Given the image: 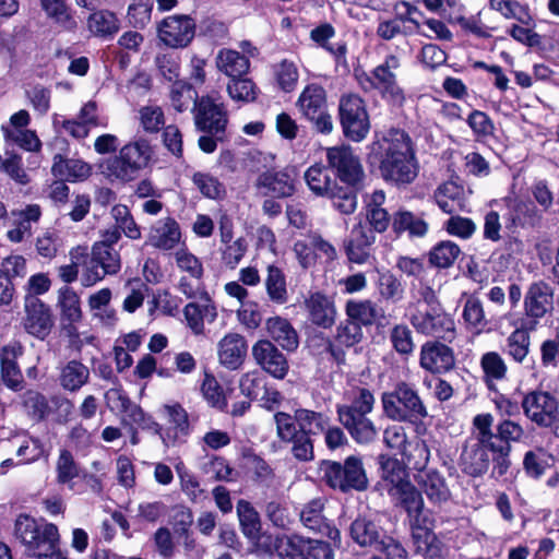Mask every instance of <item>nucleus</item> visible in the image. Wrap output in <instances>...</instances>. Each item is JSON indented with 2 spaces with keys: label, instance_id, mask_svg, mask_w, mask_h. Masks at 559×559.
Masks as SVG:
<instances>
[{
  "label": "nucleus",
  "instance_id": "obj_1",
  "mask_svg": "<svg viewBox=\"0 0 559 559\" xmlns=\"http://www.w3.org/2000/svg\"><path fill=\"white\" fill-rule=\"evenodd\" d=\"M372 152L379 154V170L385 182L401 188L418 177L416 146L405 130L391 128L381 140L372 143Z\"/></svg>",
  "mask_w": 559,
  "mask_h": 559
},
{
  "label": "nucleus",
  "instance_id": "obj_2",
  "mask_svg": "<svg viewBox=\"0 0 559 559\" xmlns=\"http://www.w3.org/2000/svg\"><path fill=\"white\" fill-rule=\"evenodd\" d=\"M406 307L412 326L426 336L451 343L456 335L455 323L440 302L436 290L426 282H413Z\"/></svg>",
  "mask_w": 559,
  "mask_h": 559
},
{
  "label": "nucleus",
  "instance_id": "obj_3",
  "mask_svg": "<svg viewBox=\"0 0 559 559\" xmlns=\"http://www.w3.org/2000/svg\"><path fill=\"white\" fill-rule=\"evenodd\" d=\"M277 437L285 443H292V454L300 462L314 457L312 436L323 432L329 425L325 414L307 408H298L294 415L277 412L274 415Z\"/></svg>",
  "mask_w": 559,
  "mask_h": 559
},
{
  "label": "nucleus",
  "instance_id": "obj_4",
  "mask_svg": "<svg viewBox=\"0 0 559 559\" xmlns=\"http://www.w3.org/2000/svg\"><path fill=\"white\" fill-rule=\"evenodd\" d=\"M493 416L491 414H478L473 419V425L481 433V440L490 449L492 469L491 477L500 478L506 475L511 466L510 454L512 442H520L525 431L522 425L506 418L500 420L492 430Z\"/></svg>",
  "mask_w": 559,
  "mask_h": 559
},
{
  "label": "nucleus",
  "instance_id": "obj_5",
  "mask_svg": "<svg viewBox=\"0 0 559 559\" xmlns=\"http://www.w3.org/2000/svg\"><path fill=\"white\" fill-rule=\"evenodd\" d=\"M13 537L31 558L67 559V554L61 550L58 526L45 518L20 513L14 520Z\"/></svg>",
  "mask_w": 559,
  "mask_h": 559
},
{
  "label": "nucleus",
  "instance_id": "obj_6",
  "mask_svg": "<svg viewBox=\"0 0 559 559\" xmlns=\"http://www.w3.org/2000/svg\"><path fill=\"white\" fill-rule=\"evenodd\" d=\"M384 414L392 420L417 424L428 416V409L414 385L401 381L382 394Z\"/></svg>",
  "mask_w": 559,
  "mask_h": 559
},
{
  "label": "nucleus",
  "instance_id": "obj_7",
  "mask_svg": "<svg viewBox=\"0 0 559 559\" xmlns=\"http://www.w3.org/2000/svg\"><path fill=\"white\" fill-rule=\"evenodd\" d=\"M154 151L146 139H139L123 145L119 154L109 160L107 169L117 179L129 182L152 163Z\"/></svg>",
  "mask_w": 559,
  "mask_h": 559
},
{
  "label": "nucleus",
  "instance_id": "obj_8",
  "mask_svg": "<svg viewBox=\"0 0 559 559\" xmlns=\"http://www.w3.org/2000/svg\"><path fill=\"white\" fill-rule=\"evenodd\" d=\"M332 176L329 167L316 163L305 171L304 178L313 194L330 199L341 213L349 214V204L346 203L349 200V186L341 185Z\"/></svg>",
  "mask_w": 559,
  "mask_h": 559
},
{
  "label": "nucleus",
  "instance_id": "obj_9",
  "mask_svg": "<svg viewBox=\"0 0 559 559\" xmlns=\"http://www.w3.org/2000/svg\"><path fill=\"white\" fill-rule=\"evenodd\" d=\"M297 106L317 132L329 134L333 130L331 116L326 112V93L319 84H308L297 99Z\"/></svg>",
  "mask_w": 559,
  "mask_h": 559
},
{
  "label": "nucleus",
  "instance_id": "obj_10",
  "mask_svg": "<svg viewBox=\"0 0 559 559\" xmlns=\"http://www.w3.org/2000/svg\"><path fill=\"white\" fill-rule=\"evenodd\" d=\"M157 37L166 47L183 49L195 37L197 22L189 14H173L162 19L156 25Z\"/></svg>",
  "mask_w": 559,
  "mask_h": 559
},
{
  "label": "nucleus",
  "instance_id": "obj_11",
  "mask_svg": "<svg viewBox=\"0 0 559 559\" xmlns=\"http://www.w3.org/2000/svg\"><path fill=\"white\" fill-rule=\"evenodd\" d=\"M521 407L526 418L540 428H550L559 419V402L547 391L535 390L526 393Z\"/></svg>",
  "mask_w": 559,
  "mask_h": 559
},
{
  "label": "nucleus",
  "instance_id": "obj_12",
  "mask_svg": "<svg viewBox=\"0 0 559 559\" xmlns=\"http://www.w3.org/2000/svg\"><path fill=\"white\" fill-rule=\"evenodd\" d=\"M193 110L197 130L207 134L226 133L228 118L223 103H217L210 95H195Z\"/></svg>",
  "mask_w": 559,
  "mask_h": 559
},
{
  "label": "nucleus",
  "instance_id": "obj_13",
  "mask_svg": "<svg viewBox=\"0 0 559 559\" xmlns=\"http://www.w3.org/2000/svg\"><path fill=\"white\" fill-rule=\"evenodd\" d=\"M298 169L294 165L277 170L274 167L262 171L255 181V187L271 198H290L296 192Z\"/></svg>",
  "mask_w": 559,
  "mask_h": 559
},
{
  "label": "nucleus",
  "instance_id": "obj_14",
  "mask_svg": "<svg viewBox=\"0 0 559 559\" xmlns=\"http://www.w3.org/2000/svg\"><path fill=\"white\" fill-rule=\"evenodd\" d=\"M22 325L27 334L45 341L55 326V317L50 306L40 298H24Z\"/></svg>",
  "mask_w": 559,
  "mask_h": 559
},
{
  "label": "nucleus",
  "instance_id": "obj_15",
  "mask_svg": "<svg viewBox=\"0 0 559 559\" xmlns=\"http://www.w3.org/2000/svg\"><path fill=\"white\" fill-rule=\"evenodd\" d=\"M400 67V58L395 55H388L384 61L373 69L372 79L358 70H355V76L360 84H364L362 80H365L369 86L379 88L384 94L399 99L403 98V91L397 85L395 73Z\"/></svg>",
  "mask_w": 559,
  "mask_h": 559
},
{
  "label": "nucleus",
  "instance_id": "obj_16",
  "mask_svg": "<svg viewBox=\"0 0 559 559\" xmlns=\"http://www.w3.org/2000/svg\"><path fill=\"white\" fill-rule=\"evenodd\" d=\"M324 501L322 498H314L307 502L299 512L302 525L311 533L322 537H329L334 546L341 545V533L332 521L323 514Z\"/></svg>",
  "mask_w": 559,
  "mask_h": 559
},
{
  "label": "nucleus",
  "instance_id": "obj_17",
  "mask_svg": "<svg viewBox=\"0 0 559 559\" xmlns=\"http://www.w3.org/2000/svg\"><path fill=\"white\" fill-rule=\"evenodd\" d=\"M503 202L506 204L503 219L507 229L515 231L516 228H536L540 225L542 211L532 201L506 198Z\"/></svg>",
  "mask_w": 559,
  "mask_h": 559
},
{
  "label": "nucleus",
  "instance_id": "obj_18",
  "mask_svg": "<svg viewBox=\"0 0 559 559\" xmlns=\"http://www.w3.org/2000/svg\"><path fill=\"white\" fill-rule=\"evenodd\" d=\"M554 290L551 286L543 281L530 285L524 297L525 318L521 323H534L535 329L539 324V320L552 310Z\"/></svg>",
  "mask_w": 559,
  "mask_h": 559
},
{
  "label": "nucleus",
  "instance_id": "obj_19",
  "mask_svg": "<svg viewBox=\"0 0 559 559\" xmlns=\"http://www.w3.org/2000/svg\"><path fill=\"white\" fill-rule=\"evenodd\" d=\"M272 341L259 340L252 346V356L263 371L277 380L286 378L289 362L284 354Z\"/></svg>",
  "mask_w": 559,
  "mask_h": 559
},
{
  "label": "nucleus",
  "instance_id": "obj_20",
  "mask_svg": "<svg viewBox=\"0 0 559 559\" xmlns=\"http://www.w3.org/2000/svg\"><path fill=\"white\" fill-rule=\"evenodd\" d=\"M419 364L430 373H447L455 367V354L453 348L447 344L440 341H429L420 348Z\"/></svg>",
  "mask_w": 559,
  "mask_h": 559
},
{
  "label": "nucleus",
  "instance_id": "obj_21",
  "mask_svg": "<svg viewBox=\"0 0 559 559\" xmlns=\"http://www.w3.org/2000/svg\"><path fill=\"white\" fill-rule=\"evenodd\" d=\"M24 354L21 343L14 342L4 345L0 350V374L7 388L20 391L23 388L24 378L17 364V359Z\"/></svg>",
  "mask_w": 559,
  "mask_h": 559
},
{
  "label": "nucleus",
  "instance_id": "obj_22",
  "mask_svg": "<svg viewBox=\"0 0 559 559\" xmlns=\"http://www.w3.org/2000/svg\"><path fill=\"white\" fill-rule=\"evenodd\" d=\"M265 332L269 341L280 346L287 354L295 353L299 347V335L290 321L281 316L265 320Z\"/></svg>",
  "mask_w": 559,
  "mask_h": 559
},
{
  "label": "nucleus",
  "instance_id": "obj_23",
  "mask_svg": "<svg viewBox=\"0 0 559 559\" xmlns=\"http://www.w3.org/2000/svg\"><path fill=\"white\" fill-rule=\"evenodd\" d=\"M421 493H425L429 503L440 507L451 498V490L445 477L437 469L421 471L415 476Z\"/></svg>",
  "mask_w": 559,
  "mask_h": 559
},
{
  "label": "nucleus",
  "instance_id": "obj_24",
  "mask_svg": "<svg viewBox=\"0 0 559 559\" xmlns=\"http://www.w3.org/2000/svg\"><path fill=\"white\" fill-rule=\"evenodd\" d=\"M490 449L481 440V433H477V442L469 448H464L460 456L461 471L471 477H480L490 466Z\"/></svg>",
  "mask_w": 559,
  "mask_h": 559
},
{
  "label": "nucleus",
  "instance_id": "obj_25",
  "mask_svg": "<svg viewBox=\"0 0 559 559\" xmlns=\"http://www.w3.org/2000/svg\"><path fill=\"white\" fill-rule=\"evenodd\" d=\"M181 239L179 223L171 216L158 219L151 226L145 245L156 249L173 250Z\"/></svg>",
  "mask_w": 559,
  "mask_h": 559
},
{
  "label": "nucleus",
  "instance_id": "obj_26",
  "mask_svg": "<svg viewBox=\"0 0 559 559\" xmlns=\"http://www.w3.org/2000/svg\"><path fill=\"white\" fill-rule=\"evenodd\" d=\"M305 307L312 324L322 329H330L335 323L336 309L334 301L323 293H310L305 300Z\"/></svg>",
  "mask_w": 559,
  "mask_h": 559
},
{
  "label": "nucleus",
  "instance_id": "obj_27",
  "mask_svg": "<svg viewBox=\"0 0 559 559\" xmlns=\"http://www.w3.org/2000/svg\"><path fill=\"white\" fill-rule=\"evenodd\" d=\"M247 341L237 333L225 335L218 343V359L222 366L237 370L243 364L247 355Z\"/></svg>",
  "mask_w": 559,
  "mask_h": 559
},
{
  "label": "nucleus",
  "instance_id": "obj_28",
  "mask_svg": "<svg viewBox=\"0 0 559 559\" xmlns=\"http://www.w3.org/2000/svg\"><path fill=\"white\" fill-rule=\"evenodd\" d=\"M51 174L55 178L75 183L86 180L92 175V166L82 159L68 158L58 153L52 159Z\"/></svg>",
  "mask_w": 559,
  "mask_h": 559
},
{
  "label": "nucleus",
  "instance_id": "obj_29",
  "mask_svg": "<svg viewBox=\"0 0 559 559\" xmlns=\"http://www.w3.org/2000/svg\"><path fill=\"white\" fill-rule=\"evenodd\" d=\"M392 495L396 497L397 504L403 508L412 522L418 523L424 515V499L421 491L416 488L409 480L396 486L392 490Z\"/></svg>",
  "mask_w": 559,
  "mask_h": 559
},
{
  "label": "nucleus",
  "instance_id": "obj_30",
  "mask_svg": "<svg viewBox=\"0 0 559 559\" xmlns=\"http://www.w3.org/2000/svg\"><path fill=\"white\" fill-rule=\"evenodd\" d=\"M392 229L397 235L407 233L409 238H423L429 230V224L424 213L399 210L393 214Z\"/></svg>",
  "mask_w": 559,
  "mask_h": 559
},
{
  "label": "nucleus",
  "instance_id": "obj_31",
  "mask_svg": "<svg viewBox=\"0 0 559 559\" xmlns=\"http://www.w3.org/2000/svg\"><path fill=\"white\" fill-rule=\"evenodd\" d=\"M381 316V309L370 300L359 302L352 301V345L364 338L362 328H370Z\"/></svg>",
  "mask_w": 559,
  "mask_h": 559
},
{
  "label": "nucleus",
  "instance_id": "obj_32",
  "mask_svg": "<svg viewBox=\"0 0 559 559\" xmlns=\"http://www.w3.org/2000/svg\"><path fill=\"white\" fill-rule=\"evenodd\" d=\"M385 201L383 190H374L371 194H366L364 202L366 204V222L377 233L386 230L390 224V216L382 207Z\"/></svg>",
  "mask_w": 559,
  "mask_h": 559
},
{
  "label": "nucleus",
  "instance_id": "obj_33",
  "mask_svg": "<svg viewBox=\"0 0 559 559\" xmlns=\"http://www.w3.org/2000/svg\"><path fill=\"white\" fill-rule=\"evenodd\" d=\"M319 469L323 473L322 480L328 487L343 492L349 491V456L343 463L322 460Z\"/></svg>",
  "mask_w": 559,
  "mask_h": 559
},
{
  "label": "nucleus",
  "instance_id": "obj_34",
  "mask_svg": "<svg viewBox=\"0 0 559 559\" xmlns=\"http://www.w3.org/2000/svg\"><path fill=\"white\" fill-rule=\"evenodd\" d=\"M169 421L174 425L164 429L163 443L168 448L175 445L179 436L187 437L190 433L189 416L180 403L165 405Z\"/></svg>",
  "mask_w": 559,
  "mask_h": 559
},
{
  "label": "nucleus",
  "instance_id": "obj_35",
  "mask_svg": "<svg viewBox=\"0 0 559 559\" xmlns=\"http://www.w3.org/2000/svg\"><path fill=\"white\" fill-rule=\"evenodd\" d=\"M535 324L521 323L520 328H516L510 333L506 340V353L515 362L522 364L530 353L531 336L530 332L535 331Z\"/></svg>",
  "mask_w": 559,
  "mask_h": 559
},
{
  "label": "nucleus",
  "instance_id": "obj_36",
  "mask_svg": "<svg viewBox=\"0 0 559 559\" xmlns=\"http://www.w3.org/2000/svg\"><path fill=\"white\" fill-rule=\"evenodd\" d=\"M87 28L94 36L110 38L119 32L120 21L110 10H95L87 17Z\"/></svg>",
  "mask_w": 559,
  "mask_h": 559
},
{
  "label": "nucleus",
  "instance_id": "obj_37",
  "mask_svg": "<svg viewBox=\"0 0 559 559\" xmlns=\"http://www.w3.org/2000/svg\"><path fill=\"white\" fill-rule=\"evenodd\" d=\"M383 536L384 532L370 520L357 519L352 523V540L370 551L379 547Z\"/></svg>",
  "mask_w": 559,
  "mask_h": 559
},
{
  "label": "nucleus",
  "instance_id": "obj_38",
  "mask_svg": "<svg viewBox=\"0 0 559 559\" xmlns=\"http://www.w3.org/2000/svg\"><path fill=\"white\" fill-rule=\"evenodd\" d=\"M479 365L483 371V380L489 390H496L497 382L507 379L508 366L499 353L487 352L483 354Z\"/></svg>",
  "mask_w": 559,
  "mask_h": 559
},
{
  "label": "nucleus",
  "instance_id": "obj_39",
  "mask_svg": "<svg viewBox=\"0 0 559 559\" xmlns=\"http://www.w3.org/2000/svg\"><path fill=\"white\" fill-rule=\"evenodd\" d=\"M374 233L367 223L362 222L352 229V263L362 264L369 259V248L376 239Z\"/></svg>",
  "mask_w": 559,
  "mask_h": 559
},
{
  "label": "nucleus",
  "instance_id": "obj_40",
  "mask_svg": "<svg viewBox=\"0 0 559 559\" xmlns=\"http://www.w3.org/2000/svg\"><path fill=\"white\" fill-rule=\"evenodd\" d=\"M325 151L328 164L324 166L341 185L349 186V145L332 146Z\"/></svg>",
  "mask_w": 559,
  "mask_h": 559
},
{
  "label": "nucleus",
  "instance_id": "obj_41",
  "mask_svg": "<svg viewBox=\"0 0 559 559\" xmlns=\"http://www.w3.org/2000/svg\"><path fill=\"white\" fill-rule=\"evenodd\" d=\"M217 67L230 80L245 76L250 68L249 58L233 49H222L217 56Z\"/></svg>",
  "mask_w": 559,
  "mask_h": 559
},
{
  "label": "nucleus",
  "instance_id": "obj_42",
  "mask_svg": "<svg viewBox=\"0 0 559 559\" xmlns=\"http://www.w3.org/2000/svg\"><path fill=\"white\" fill-rule=\"evenodd\" d=\"M347 319L337 326L336 335L326 340V350L338 366L346 365V352L349 348V300L344 306Z\"/></svg>",
  "mask_w": 559,
  "mask_h": 559
},
{
  "label": "nucleus",
  "instance_id": "obj_43",
  "mask_svg": "<svg viewBox=\"0 0 559 559\" xmlns=\"http://www.w3.org/2000/svg\"><path fill=\"white\" fill-rule=\"evenodd\" d=\"M21 404L28 418L35 423L45 421L51 413L50 399L37 390H26Z\"/></svg>",
  "mask_w": 559,
  "mask_h": 559
},
{
  "label": "nucleus",
  "instance_id": "obj_44",
  "mask_svg": "<svg viewBox=\"0 0 559 559\" xmlns=\"http://www.w3.org/2000/svg\"><path fill=\"white\" fill-rule=\"evenodd\" d=\"M40 7L46 15L63 31H74L78 27L72 9L64 0H40Z\"/></svg>",
  "mask_w": 559,
  "mask_h": 559
},
{
  "label": "nucleus",
  "instance_id": "obj_45",
  "mask_svg": "<svg viewBox=\"0 0 559 559\" xmlns=\"http://www.w3.org/2000/svg\"><path fill=\"white\" fill-rule=\"evenodd\" d=\"M90 370L80 360L72 359L66 364L59 374L60 385L70 392L79 391L88 382Z\"/></svg>",
  "mask_w": 559,
  "mask_h": 559
},
{
  "label": "nucleus",
  "instance_id": "obj_46",
  "mask_svg": "<svg viewBox=\"0 0 559 559\" xmlns=\"http://www.w3.org/2000/svg\"><path fill=\"white\" fill-rule=\"evenodd\" d=\"M58 307L60 308L61 322H81L83 312L81 309L80 296L76 292L66 285L58 290Z\"/></svg>",
  "mask_w": 559,
  "mask_h": 559
},
{
  "label": "nucleus",
  "instance_id": "obj_47",
  "mask_svg": "<svg viewBox=\"0 0 559 559\" xmlns=\"http://www.w3.org/2000/svg\"><path fill=\"white\" fill-rule=\"evenodd\" d=\"M265 289L270 300L276 305H284L288 300L286 276L282 269L274 264L267 266Z\"/></svg>",
  "mask_w": 559,
  "mask_h": 559
},
{
  "label": "nucleus",
  "instance_id": "obj_48",
  "mask_svg": "<svg viewBox=\"0 0 559 559\" xmlns=\"http://www.w3.org/2000/svg\"><path fill=\"white\" fill-rule=\"evenodd\" d=\"M236 509L241 532L249 540L262 530L260 515L251 502L245 499L238 500Z\"/></svg>",
  "mask_w": 559,
  "mask_h": 559
},
{
  "label": "nucleus",
  "instance_id": "obj_49",
  "mask_svg": "<svg viewBox=\"0 0 559 559\" xmlns=\"http://www.w3.org/2000/svg\"><path fill=\"white\" fill-rule=\"evenodd\" d=\"M334 27L329 23H323L317 27H314L310 32V38L317 43L319 46L325 48L330 51L336 61V64H343L346 67V44H338L336 48L329 45L328 40L334 36Z\"/></svg>",
  "mask_w": 559,
  "mask_h": 559
},
{
  "label": "nucleus",
  "instance_id": "obj_50",
  "mask_svg": "<svg viewBox=\"0 0 559 559\" xmlns=\"http://www.w3.org/2000/svg\"><path fill=\"white\" fill-rule=\"evenodd\" d=\"M153 9L154 0H131L126 15L128 24L134 29H145L152 21Z\"/></svg>",
  "mask_w": 559,
  "mask_h": 559
},
{
  "label": "nucleus",
  "instance_id": "obj_51",
  "mask_svg": "<svg viewBox=\"0 0 559 559\" xmlns=\"http://www.w3.org/2000/svg\"><path fill=\"white\" fill-rule=\"evenodd\" d=\"M462 317L467 329L477 333L485 331L488 325L483 302L475 296H469L465 300Z\"/></svg>",
  "mask_w": 559,
  "mask_h": 559
},
{
  "label": "nucleus",
  "instance_id": "obj_52",
  "mask_svg": "<svg viewBox=\"0 0 559 559\" xmlns=\"http://www.w3.org/2000/svg\"><path fill=\"white\" fill-rule=\"evenodd\" d=\"M462 192V188L459 185L453 181H447L437 188L433 198L442 212L452 214L460 205Z\"/></svg>",
  "mask_w": 559,
  "mask_h": 559
},
{
  "label": "nucleus",
  "instance_id": "obj_53",
  "mask_svg": "<svg viewBox=\"0 0 559 559\" xmlns=\"http://www.w3.org/2000/svg\"><path fill=\"white\" fill-rule=\"evenodd\" d=\"M490 8L501 13L506 19H514L522 25H531L533 17L526 5L515 0H489Z\"/></svg>",
  "mask_w": 559,
  "mask_h": 559
},
{
  "label": "nucleus",
  "instance_id": "obj_54",
  "mask_svg": "<svg viewBox=\"0 0 559 559\" xmlns=\"http://www.w3.org/2000/svg\"><path fill=\"white\" fill-rule=\"evenodd\" d=\"M369 130L370 121L364 102L360 97L352 95V141L364 140Z\"/></svg>",
  "mask_w": 559,
  "mask_h": 559
},
{
  "label": "nucleus",
  "instance_id": "obj_55",
  "mask_svg": "<svg viewBox=\"0 0 559 559\" xmlns=\"http://www.w3.org/2000/svg\"><path fill=\"white\" fill-rule=\"evenodd\" d=\"M92 261L98 263L109 275L117 274L121 269L120 254L115 248L104 243H94L91 253Z\"/></svg>",
  "mask_w": 559,
  "mask_h": 559
},
{
  "label": "nucleus",
  "instance_id": "obj_56",
  "mask_svg": "<svg viewBox=\"0 0 559 559\" xmlns=\"http://www.w3.org/2000/svg\"><path fill=\"white\" fill-rule=\"evenodd\" d=\"M402 455L407 461V464L418 473L428 469L426 466L430 459V450L425 440L417 438L411 441L402 452Z\"/></svg>",
  "mask_w": 559,
  "mask_h": 559
},
{
  "label": "nucleus",
  "instance_id": "obj_57",
  "mask_svg": "<svg viewBox=\"0 0 559 559\" xmlns=\"http://www.w3.org/2000/svg\"><path fill=\"white\" fill-rule=\"evenodd\" d=\"M201 392L207 404L221 412L227 408V400L224 390L214 374L205 372L203 382L201 384Z\"/></svg>",
  "mask_w": 559,
  "mask_h": 559
},
{
  "label": "nucleus",
  "instance_id": "obj_58",
  "mask_svg": "<svg viewBox=\"0 0 559 559\" xmlns=\"http://www.w3.org/2000/svg\"><path fill=\"white\" fill-rule=\"evenodd\" d=\"M192 182L204 198L219 200L226 194L225 186L210 173H194Z\"/></svg>",
  "mask_w": 559,
  "mask_h": 559
},
{
  "label": "nucleus",
  "instance_id": "obj_59",
  "mask_svg": "<svg viewBox=\"0 0 559 559\" xmlns=\"http://www.w3.org/2000/svg\"><path fill=\"white\" fill-rule=\"evenodd\" d=\"M110 213L116 222L115 226L118 227L126 237L132 240L141 238L140 226L135 223L131 211L126 204H115Z\"/></svg>",
  "mask_w": 559,
  "mask_h": 559
},
{
  "label": "nucleus",
  "instance_id": "obj_60",
  "mask_svg": "<svg viewBox=\"0 0 559 559\" xmlns=\"http://www.w3.org/2000/svg\"><path fill=\"white\" fill-rule=\"evenodd\" d=\"M227 92L235 100L252 103L257 100L260 90L251 79L241 76L229 80L227 84Z\"/></svg>",
  "mask_w": 559,
  "mask_h": 559
},
{
  "label": "nucleus",
  "instance_id": "obj_61",
  "mask_svg": "<svg viewBox=\"0 0 559 559\" xmlns=\"http://www.w3.org/2000/svg\"><path fill=\"white\" fill-rule=\"evenodd\" d=\"M308 539L299 536H282L277 547V557L281 559H306Z\"/></svg>",
  "mask_w": 559,
  "mask_h": 559
},
{
  "label": "nucleus",
  "instance_id": "obj_62",
  "mask_svg": "<svg viewBox=\"0 0 559 559\" xmlns=\"http://www.w3.org/2000/svg\"><path fill=\"white\" fill-rule=\"evenodd\" d=\"M460 252L461 250L456 243L442 241L429 252V262L437 267L445 269L454 263Z\"/></svg>",
  "mask_w": 559,
  "mask_h": 559
},
{
  "label": "nucleus",
  "instance_id": "obj_63",
  "mask_svg": "<svg viewBox=\"0 0 559 559\" xmlns=\"http://www.w3.org/2000/svg\"><path fill=\"white\" fill-rule=\"evenodd\" d=\"M390 342L402 356H409L415 349L413 331L404 323L395 324L390 331Z\"/></svg>",
  "mask_w": 559,
  "mask_h": 559
},
{
  "label": "nucleus",
  "instance_id": "obj_64",
  "mask_svg": "<svg viewBox=\"0 0 559 559\" xmlns=\"http://www.w3.org/2000/svg\"><path fill=\"white\" fill-rule=\"evenodd\" d=\"M274 74L281 91L290 93L295 90L299 74L297 67L293 61L284 59L278 64H275Z\"/></svg>",
  "mask_w": 559,
  "mask_h": 559
}]
</instances>
